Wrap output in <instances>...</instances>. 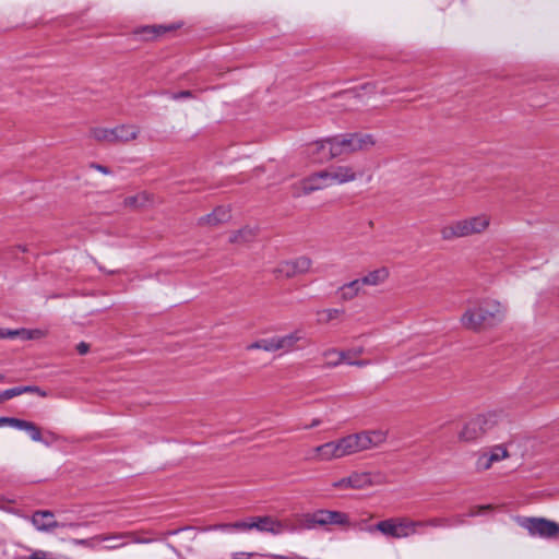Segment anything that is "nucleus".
I'll use <instances>...</instances> for the list:
<instances>
[{
  "mask_svg": "<svg viewBox=\"0 0 559 559\" xmlns=\"http://www.w3.org/2000/svg\"><path fill=\"white\" fill-rule=\"evenodd\" d=\"M420 523V528L431 526V527H443L448 526V520L445 518H431L428 520H418Z\"/></svg>",
  "mask_w": 559,
  "mask_h": 559,
  "instance_id": "31",
  "label": "nucleus"
},
{
  "mask_svg": "<svg viewBox=\"0 0 559 559\" xmlns=\"http://www.w3.org/2000/svg\"><path fill=\"white\" fill-rule=\"evenodd\" d=\"M362 286L364 284L360 278L344 284L338 289L340 298L344 301L354 299L356 296H358Z\"/></svg>",
  "mask_w": 559,
  "mask_h": 559,
  "instance_id": "22",
  "label": "nucleus"
},
{
  "mask_svg": "<svg viewBox=\"0 0 559 559\" xmlns=\"http://www.w3.org/2000/svg\"><path fill=\"white\" fill-rule=\"evenodd\" d=\"M31 521L40 532H52L57 527L66 526L64 523L56 521L53 513L50 511H36L33 513Z\"/></svg>",
  "mask_w": 559,
  "mask_h": 559,
  "instance_id": "16",
  "label": "nucleus"
},
{
  "mask_svg": "<svg viewBox=\"0 0 559 559\" xmlns=\"http://www.w3.org/2000/svg\"><path fill=\"white\" fill-rule=\"evenodd\" d=\"M334 138L317 141L307 145L305 154L311 163L321 164L338 156L334 152Z\"/></svg>",
  "mask_w": 559,
  "mask_h": 559,
  "instance_id": "11",
  "label": "nucleus"
},
{
  "mask_svg": "<svg viewBox=\"0 0 559 559\" xmlns=\"http://www.w3.org/2000/svg\"><path fill=\"white\" fill-rule=\"evenodd\" d=\"M510 456L509 451L502 444L483 450L476 460L475 466L478 472L490 469L496 463Z\"/></svg>",
  "mask_w": 559,
  "mask_h": 559,
  "instance_id": "13",
  "label": "nucleus"
},
{
  "mask_svg": "<svg viewBox=\"0 0 559 559\" xmlns=\"http://www.w3.org/2000/svg\"><path fill=\"white\" fill-rule=\"evenodd\" d=\"M491 509V506H479V507H475L473 508L471 511H469V515L472 516H476V515H480L483 514L484 512L488 511Z\"/></svg>",
  "mask_w": 559,
  "mask_h": 559,
  "instance_id": "37",
  "label": "nucleus"
},
{
  "mask_svg": "<svg viewBox=\"0 0 559 559\" xmlns=\"http://www.w3.org/2000/svg\"><path fill=\"white\" fill-rule=\"evenodd\" d=\"M109 542V545H107L105 548L106 549H115V548H118L120 547L121 545H112V542L108 540Z\"/></svg>",
  "mask_w": 559,
  "mask_h": 559,
  "instance_id": "46",
  "label": "nucleus"
},
{
  "mask_svg": "<svg viewBox=\"0 0 559 559\" xmlns=\"http://www.w3.org/2000/svg\"><path fill=\"white\" fill-rule=\"evenodd\" d=\"M215 528H218V530H233L231 524H227V523L216 525Z\"/></svg>",
  "mask_w": 559,
  "mask_h": 559,
  "instance_id": "42",
  "label": "nucleus"
},
{
  "mask_svg": "<svg viewBox=\"0 0 559 559\" xmlns=\"http://www.w3.org/2000/svg\"><path fill=\"white\" fill-rule=\"evenodd\" d=\"M328 174L324 170L314 173L307 178L301 179L300 181L294 183L293 193L296 197H300L304 194H309L313 191L324 189L330 187Z\"/></svg>",
  "mask_w": 559,
  "mask_h": 559,
  "instance_id": "12",
  "label": "nucleus"
},
{
  "mask_svg": "<svg viewBox=\"0 0 559 559\" xmlns=\"http://www.w3.org/2000/svg\"><path fill=\"white\" fill-rule=\"evenodd\" d=\"M151 203L152 195L146 191H142L133 195H128L123 200V205L131 210L143 209Z\"/></svg>",
  "mask_w": 559,
  "mask_h": 559,
  "instance_id": "20",
  "label": "nucleus"
},
{
  "mask_svg": "<svg viewBox=\"0 0 559 559\" xmlns=\"http://www.w3.org/2000/svg\"><path fill=\"white\" fill-rule=\"evenodd\" d=\"M16 336H21L25 340L39 338L44 336V332L40 330H1L0 329V338H13Z\"/></svg>",
  "mask_w": 559,
  "mask_h": 559,
  "instance_id": "25",
  "label": "nucleus"
},
{
  "mask_svg": "<svg viewBox=\"0 0 559 559\" xmlns=\"http://www.w3.org/2000/svg\"><path fill=\"white\" fill-rule=\"evenodd\" d=\"M96 169H97V170H99V171H102V173H104V174H109V171H108V170L106 169V167H104V166L97 165V166H96Z\"/></svg>",
  "mask_w": 559,
  "mask_h": 559,
  "instance_id": "45",
  "label": "nucleus"
},
{
  "mask_svg": "<svg viewBox=\"0 0 559 559\" xmlns=\"http://www.w3.org/2000/svg\"><path fill=\"white\" fill-rule=\"evenodd\" d=\"M386 440L384 430H365L350 433L340 439L317 445L311 450L309 457L313 461L326 462L338 460L361 451L381 445Z\"/></svg>",
  "mask_w": 559,
  "mask_h": 559,
  "instance_id": "1",
  "label": "nucleus"
},
{
  "mask_svg": "<svg viewBox=\"0 0 559 559\" xmlns=\"http://www.w3.org/2000/svg\"><path fill=\"white\" fill-rule=\"evenodd\" d=\"M2 380V377L0 376V381Z\"/></svg>",
  "mask_w": 559,
  "mask_h": 559,
  "instance_id": "48",
  "label": "nucleus"
},
{
  "mask_svg": "<svg viewBox=\"0 0 559 559\" xmlns=\"http://www.w3.org/2000/svg\"><path fill=\"white\" fill-rule=\"evenodd\" d=\"M313 262L309 257L301 255L293 260L281 261L273 270L278 278H292L312 271Z\"/></svg>",
  "mask_w": 559,
  "mask_h": 559,
  "instance_id": "8",
  "label": "nucleus"
},
{
  "mask_svg": "<svg viewBox=\"0 0 559 559\" xmlns=\"http://www.w3.org/2000/svg\"><path fill=\"white\" fill-rule=\"evenodd\" d=\"M507 307L496 299L471 304L460 318L461 325L469 331L480 332L504 321Z\"/></svg>",
  "mask_w": 559,
  "mask_h": 559,
  "instance_id": "2",
  "label": "nucleus"
},
{
  "mask_svg": "<svg viewBox=\"0 0 559 559\" xmlns=\"http://www.w3.org/2000/svg\"><path fill=\"white\" fill-rule=\"evenodd\" d=\"M324 365L329 368L337 367L345 362L344 352L336 348H329L322 353Z\"/></svg>",
  "mask_w": 559,
  "mask_h": 559,
  "instance_id": "26",
  "label": "nucleus"
},
{
  "mask_svg": "<svg viewBox=\"0 0 559 559\" xmlns=\"http://www.w3.org/2000/svg\"><path fill=\"white\" fill-rule=\"evenodd\" d=\"M247 349H249V350L263 349L265 352H276L277 350L276 336H272L269 338H262L254 343H251L247 346Z\"/></svg>",
  "mask_w": 559,
  "mask_h": 559,
  "instance_id": "30",
  "label": "nucleus"
},
{
  "mask_svg": "<svg viewBox=\"0 0 559 559\" xmlns=\"http://www.w3.org/2000/svg\"><path fill=\"white\" fill-rule=\"evenodd\" d=\"M115 130V142H130L138 138L139 128L135 126H119L114 128Z\"/></svg>",
  "mask_w": 559,
  "mask_h": 559,
  "instance_id": "24",
  "label": "nucleus"
},
{
  "mask_svg": "<svg viewBox=\"0 0 559 559\" xmlns=\"http://www.w3.org/2000/svg\"><path fill=\"white\" fill-rule=\"evenodd\" d=\"M374 530L388 538L401 539L416 535L420 530V523L407 516H397L383 520L369 527V532Z\"/></svg>",
  "mask_w": 559,
  "mask_h": 559,
  "instance_id": "5",
  "label": "nucleus"
},
{
  "mask_svg": "<svg viewBox=\"0 0 559 559\" xmlns=\"http://www.w3.org/2000/svg\"><path fill=\"white\" fill-rule=\"evenodd\" d=\"M390 276V271L386 266H380L372 271H369L364 277H361V282L364 285L368 286H379L386 282Z\"/></svg>",
  "mask_w": 559,
  "mask_h": 559,
  "instance_id": "18",
  "label": "nucleus"
},
{
  "mask_svg": "<svg viewBox=\"0 0 559 559\" xmlns=\"http://www.w3.org/2000/svg\"><path fill=\"white\" fill-rule=\"evenodd\" d=\"M489 415H477L465 421L457 432V441L472 443L480 439L488 430Z\"/></svg>",
  "mask_w": 559,
  "mask_h": 559,
  "instance_id": "9",
  "label": "nucleus"
},
{
  "mask_svg": "<svg viewBox=\"0 0 559 559\" xmlns=\"http://www.w3.org/2000/svg\"><path fill=\"white\" fill-rule=\"evenodd\" d=\"M386 481V476L381 472H354L349 476L334 481L332 486L338 490H360L383 485Z\"/></svg>",
  "mask_w": 559,
  "mask_h": 559,
  "instance_id": "7",
  "label": "nucleus"
},
{
  "mask_svg": "<svg viewBox=\"0 0 559 559\" xmlns=\"http://www.w3.org/2000/svg\"><path fill=\"white\" fill-rule=\"evenodd\" d=\"M278 534L298 530H311L318 525H345L348 523L346 514L335 511L321 510L312 514H295L285 519H277Z\"/></svg>",
  "mask_w": 559,
  "mask_h": 559,
  "instance_id": "3",
  "label": "nucleus"
},
{
  "mask_svg": "<svg viewBox=\"0 0 559 559\" xmlns=\"http://www.w3.org/2000/svg\"><path fill=\"white\" fill-rule=\"evenodd\" d=\"M230 218V210L228 206H217L211 214L203 216L200 224L209 226H217Z\"/></svg>",
  "mask_w": 559,
  "mask_h": 559,
  "instance_id": "17",
  "label": "nucleus"
},
{
  "mask_svg": "<svg viewBox=\"0 0 559 559\" xmlns=\"http://www.w3.org/2000/svg\"><path fill=\"white\" fill-rule=\"evenodd\" d=\"M174 99H179V98H190V97H193V94L192 92L190 91H183V92H180L178 94H173L171 96Z\"/></svg>",
  "mask_w": 559,
  "mask_h": 559,
  "instance_id": "38",
  "label": "nucleus"
},
{
  "mask_svg": "<svg viewBox=\"0 0 559 559\" xmlns=\"http://www.w3.org/2000/svg\"><path fill=\"white\" fill-rule=\"evenodd\" d=\"M94 140L102 143H115V130L106 128H94L91 130Z\"/></svg>",
  "mask_w": 559,
  "mask_h": 559,
  "instance_id": "29",
  "label": "nucleus"
},
{
  "mask_svg": "<svg viewBox=\"0 0 559 559\" xmlns=\"http://www.w3.org/2000/svg\"><path fill=\"white\" fill-rule=\"evenodd\" d=\"M331 186L344 185L356 180L362 174L352 165H337L325 169Z\"/></svg>",
  "mask_w": 559,
  "mask_h": 559,
  "instance_id": "14",
  "label": "nucleus"
},
{
  "mask_svg": "<svg viewBox=\"0 0 559 559\" xmlns=\"http://www.w3.org/2000/svg\"><path fill=\"white\" fill-rule=\"evenodd\" d=\"M321 423H322V421H321V419H313V420L311 421V424H310L309 426H307V428H313V427H317V426L321 425Z\"/></svg>",
  "mask_w": 559,
  "mask_h": 559,
  "instance_id": "43",
  "label": "nucleus"
},
{
  "mask_svg": "<svg viewBox=\"0 0 559 559\" xmlns=\"http://www.w3.org/2000/svg\"><path fill=\"white\" fill-rule=\"evenodd\" d=\"M44 438L48 440L50 444L58 440V436L51 431L46 432V435H44Z\"/></svg>",
  "mask_w": 559,
  "mask_h": 559,
  "instance_id": "41",
  "label": "nucleus"
},
{
  "mask_svg": "<svg viewBox=\"0 0 559 559\" xmlns=\"http://www.w3.org/2000/svg\"><path fill=\"white\" fill-rule=\"evenodd\" d=\"M341 314V311L337 309H329L319 313L318 321L321 323L329 322L331 320L337 319Z\"/></svg>",
  "mask_w": 559,
  "mask_h": 559,
  "instance_id": "33",
  "label": "nucleus"
},
{
  "mask_svg": "<svg viewBox=\"0 0 559 559\" xmlns=\"http://www.w3.org/2000/svg\"><path fill=\"white\" fill-rule=\"evenodd\" d=\"M28 559H55V557L45 550H34Z\"/></svg>",
  "mask_w": 559,
  "mask_h": 559,
  "instance_id": "36",
  "label": "nucleus"
},
{
  "mask_svg": "<svg viewBox=\"0 0 559 559\" xmlns=\"http://www.w3.org/2000/svg\"><path fill=\"white\" fill-rule=\"evenodd\" d=\"M165 32H166V28L163 26H146L141 31V33L145 36L146 39H151L156 36H159L160 34H163Z\"/></svg>",
  "mask_w": 559,
  "mask_h": 559,
  "instance_id": "32",
  "label": "nucleus"
},
{
  "mask_svg": "<svg viewBox=\"0 0 559 559\" xmlns=\"http://www.w3.org/2000/svg\"><path fill=\"white\" fill-rule=\"evenodd\" d=\"M28 391H32V388H14V389H9L7 391H4L1 395H0V400L1 401H5V400H10L14 396H17L24 392H28Z\"/></svg>",
  "mask_w": 559,
  "mask_h": 559,
  "instance_id": "34",
  "label": "nucleus"
},
{
  "mask_svg": "<svg viewBox=\"0 0 559 559\" xmlns=\"http://www.w3.org/2000/svg\"><path fill=\"white\" fill-rule=\"evenodd\" d=\"M11 426L17 429L25 430L29 433L34 441L43 442L50 445V442L44 438L41 429L32 421L22 420L13 417H0V427Z\"/></svg>",
  "mask_w": 559,
  "mask_h": 559,
  "instance_id": "15",
  "label": "nucleus"
},
{
  "mask_svg": "<svg viewBox=\"0 0 559 559\" xmlns=\"http://www.w3.org/2000/svg\"><path fill=\"white\" fill-rule=\"evenodd\" d=\"M253 556L251 552H236L234 554V559H250Z\"/></svg>",
  "mask_w": 559,
  "mask_h": 559,
  "instance_id": "40",
  "label": "nucleus"
},
{
  "mask_svg": "<svg viewBox=\"0 0 559 559\" xmlns=\"http://www.w3.org/2000/svg\"><path fill=\"white\" fill-rule=\"evenodd\" d=\"M255 237V229L252 227H243L230 235V241L234 243H246Z\"/></svg>",
  "mask_w": 559,
  "mask_h": 559,
  "instance_id": "28",
  "label": "nucleus"
},
{
  "mask_svg": "<svg viewBox=\"0 0 559 559\" xmlns=\"http://www.w3.org/2000/svg\"><path fill=\"white\" fill-rule=\"evenodd\" d=\"M344 352L345 364L357 367H366L371 364L370 360L359 359L365 349L361 346L353 347Z\"/></svg>",
  "mask_w": 559,
  "mask_h": 559,
  "instance_id": "23",
  "label": "nucleus"
},
{
  "mask_svg": "<svg viewBox=\"0 0 559 559\" xmlns=\"http://www.w3.org/2000/svg\"><path fill=\"white\" fill-rule=\"evenodd\" d=\"M63 523L66 524L64 527H71V528L79 527L81 525L80 523H66V522H63Z\"/></svg>",
  "mask_w": 559,
  "mask_h": 559,
  "instance_id": "44",
  "label": "nucleus"
},
{
  "mask_svg": "<svg viewBox=\"0 0 559 559\" xmlns=\"http://www.w3.org/2000/svg\"><path fill=\"white\" fill-rule=\"evenodd\" d=\"M253 528L258 530L259 532L278 535L277 519L273 516L253 518Z\"/></svg>",
  "mask_w": 559,
  "mask_h": 559,
  "instance_id": "21",
  "label": "nucleus"
},
{
  "mask_svg": "<svg viewBox=\"0 0 559 559\" xmlns=\"http://www.w3.org/2000/svg\"><path fill=\"white\" fill-rule=\"evenodd\" d=\"M231 527L236 531H250L253 528V518L250 521H239L231 523Z\"/></svg>",
  "mask_w": 559,
  "mask_h": 559,
  "instance_id": "35",
  "label": "nucleus"
},
{
  "mask_svg": "<svg viewBox=\"0 0 559 559\" xmlns=\"http://www.w3.org/2000/svg\"><path fill=\"white\" fill-rule=\"evenodd\" d=\"M304 340L301 331H295L285 335H276L277 350L289 352L297 348V343Z\"/></svg>",
  "mask_w": 559,
  "mask_h": 559,
  "instance_id": "19",
  "label": "nucleus"
},
{
  "mask_svg": "<svg viewBox=\"0 0 559 559\" xmlns=\"http://www.w3.org/2000/svg\"><path fill=\"white\" fill-rule=\"evenodd\" d=\"M334 152L338 156L369 151L377 143L372 134L364 132L334 136Z\"/></svg>",
  "mask_w": 559,
  "mask_h": 559,
  "instance_id": "6",
  "label": "nucleus"
},
{
  "mask_svg": "<svg viewBox=\"0 0 559 559\" xmlns=\"http://www.w3.org/2000/svg\"><path fill=\"white\" fill-rule=\"evenodd\" d=\"M109 542V545H107L105 548L106 549H115V548H118L120 547L121 545H112V542L108 540Z\"/></svg>",
  "mask_w": 559,
  "mask_h": 559,
  "instance_id": "47",
  "label": "nucleus"
},
{
  "mask_svg": "<svg viewBox=\"0 0 559 559\" xmlns=\"http://www.w3.org/2000/svg\"><path fill=\"white\" fill-rule=\"evenodd\" d=\"M519 524L533 536L549 538L559 534V525L546 519L522 518Z\"/></svg>",
  "mask_w": 559,
  "mask_h": 559,
  "instance_id": "10",
  "label": "nucleus"
},
{
  "mask_svg": "<svg viewBox=\"0 0 559 559\" xmlns=\"http://www.w3.org/2000/svg\"><path fill=\"white\" fill-rule=\"evenodd\" d=\"M122 536L123 535H106V534H102V535H97V536H94V537L88 538V539H73L72 543L74 545H81V546L94 548L96 543H105V542H108V540H115V539L121 538Z\"/></svg>",
  "mask_w": 559,
  "mask_h": 559,
  "instance_id": "27",
  "label": "nucleus"
},
{
  "mask_svg": "<svg viewBox=\"0 0 559 559\" xmlns=\"http://www.w3.org/2000/svg\"><path fill=\"white\" fill-rule=\"evenodd\" d=\"M76 349H78L79 354H81V355H85V354H87V353H88V350H90V345H88V344H86V343H84V342H82V343H80V344L76 346Z\"/></svg>",
  "mask_w": 559,
  "mask_h": 559,
  "instance_id": "39",
  "label": "nucleus"
},
{
  "mask_svg": "<svg viewBox=\"0 0 559 559\" xmlns=\"http://www.w3.org/2000/svg\"><path fill=\"white\" fill-rule=\"evenodd\" d=\"M491 224V216L487 213H479L452 221L440 228V236L445 241L457 238H466L483 235Z\"/></svg>",
  "mask_w": 559,
  "mask_h": 559,
  "instance_id": "4",
  "label": "nucleus"
}]
</instances>
